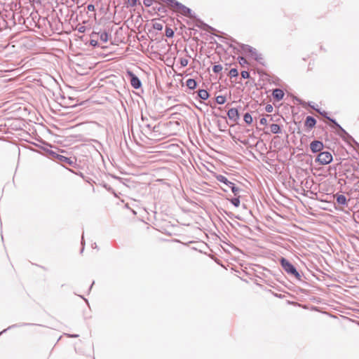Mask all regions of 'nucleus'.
<instances>
[{"label": "nucleus", "mask_w": 359, "mask_h": 359, "mask_svg": "<svg viewBox=\"0 0 359 359\" xmlns=\"http://www.w3.org/2000/svg\"><path fill=\"white\" fill-rule=\"evenodd\" d=\"M203 38L205 39V43H208L210 44L215 43L216 45H222V43H225L227 45H231V43L233 42V39L231 38H226L211 34H203Z\"/></svg>", "instance_id": "1"}, {"label": "nucleus", "mask_w": 359, "mask_h": 359, "mask_svg": "<svg viewBox=\"0 0 359 359\" xmlns=\"http://www.w3.org/2000/svg\"><path fill=\"white\" fill-rule=\"evenodd\" d=\"M109 35L105 31L93 32L91 34L90 45H97L98 40L102 43H106L108 41Z\"/></svg>", "instance_id": "2"}, {"label": "nucleus", "mask_w": 359, "mask_h": 359, "mask_svg": "<svg viewBox=\"0 0 359 359\" xmlns=\"http://www.w3.org/2000/svg\"><path fill=\"white\" fill-rule=\"evenodd\" d=\"M96 48L95 53L98 57L110 60L113 59L114 53L109 52L107 50L108 46H95Z\"/></svg>", "instance_id": "3"}, {"label": "nucleus", "mask_w": 359, "mask_h": 359, "mask_svg": "<svg viewBox=\"0 0 359 359\" xmlns=\"http://www.w3.org/2000/svg\"><path fill=\"white\" fill-rule=\"evenodd\" d=\"M332 161V156L331 153L329 151H323L320 152L316 159V161L320 165H327L331 163Z\"/></svg>", "instance_id": "4"}, {"label": "nucleus", "mask_w": 359, "mask_h": 359, "mask_svg": "<svg viewBox=\"0 0 359 359\" xmlns=\"http://www.w3.org/2000/svg\"><path fill=\"white\" fill-rule=\"evenodd\" d=\"M280 263L281 266H283L285 271L296 276H299V273L297 271L296 269L287 259H285V258H282L280 260Z\"/></svg>", "instance_id": "5"}, {"label": "nucleus", "mask_w": 359, "mask_h": 359, "mask_svg": "<svg viewBox=\"0 0 359 359\" xmlns=\"http://www.w3.org/2000/svg\"><path fill=\"white\" fill-rule=\"evenodd\" d=\"M248 56L250 57L251 59H253L255 60L261 62L263 59L262 55L257 52L256 48L251 47L248 50Z\"/></svg>", "instance_id": "6"}, {"label": "nucleus", "mask_w": 359, "mask_h": 359, "mask_svg": "<svg viewBox=\"0 0 359 359\" xmlns=\"http://www.w3.org/2000/svg\"><path fill=\"white\" fill-rule=\"evenodd\" d=\"M128 74L130 77V83L135 88H139L141 86V82L139 79L130 71H128Z\"/></svg>", "instance_id": "7"}, {"label": "nucleus", "mask_w": 359, "mask_h": 359, "mask_svg": "<svg viewBox=\"0 0 359 359\" xmlns=\"http://www.w3.org/2000/svg\"><path fill=\"white\" fill-rule=\"evenodd\" d=\"M310 148L313 152H318L323 149V144L320 141L315 140L311 143Z\"/></svg>", "instance_id": "8"}, {"label": "nucleus", "mask_w": 359, "mask_h": 359, "mask_svg": "<svg viewBox=\"0 0 359 359\" xmlns=\"http://www.w3.org/2000/svg\"><path fill=\"white\" fill-rule=\"evenodd\" d=\"M152 27L158 31H161L163 28L164 21L161 19H154L151 21Z\"/></svg>", "instance_id": "9"}, {"label": "nucleus", "mask_w": 359, "mask_h": 359, "mask_svg": "<svg viewBox=\"0 0 359 359\" xmlns=\"http://www.w3.org/2000/svg\"><path fill=\"white\" fill-rule=\"evenodd\" d=\"M228 117L229 119L236 121L239 118V114L236 108L230 109L227 112Z\"/></svg>", "instance_id": "10"}, {"label": "nucleus", "mask_w": 359, "mask_h": 359, "mask_svg": "<svg viewBox=\"0 0 359 359\" xmlns=\"http://www.w3.org/2000/svg\"><path fill=\"white\" fill-rule=\"evenodd\" d=\"M284 92L279 88H276L273 90L272 95L275 100L277 101L281 100L284 97Z\"/></svg>", "instance_id": "11"}, {"label": "nucleus", "mask_w": 359, "mask_h": 359, "mask_svg": "<svg viewBox=\"0 0 359 359\" xmlns=\"http://www.w3.org/2000/svg\"><path fill=\"white\" fill-rule=\"evenodd\" d=\"M316 123V119L312 116H307L305 121V126L309 129L313 128Z\"/></svg>", "instance_id": "12"}, {"label": "nucleus", "mask_w": 359, "mask_h": 359, "mask_svg": "<svg viewBox=\"0 0 359 359\" xmlns=\"http://www.w3.org/2000/svg\"><path fill=\"white\" fill-rule=\"evenodd\" d=\"M165 3L173 10H177L181 6V5L175 0H165Z\"/></svg>", "instance_id": "13"}, {"label": "nucleus", "mask_w": 359, "mask_h": 359, "mask_svg": "<svg viewBox=\"0 0 359 359\" xmlns=\"http://www.w3.org/2000/svg\"><path fill=\"white\" fill-rule=\"evenodd\" d=\"M271 132L273 134H278L280 133V127L278 124H271L270 126Z\"/></svg>", "instance_id": "14"}, {"label": "nucleus", "mask_w": 359, "mask_h": 359, "mask_svg": "<svg viewBox=\"0 0 359 359\" xmlns=\"http://www.w3.org/2000/svg\"><path fill=\"white\" fill-rule=\"evenodd\" d=\"M337 202L341 205L346 204V198L344 195H337L336 196Z\"/></svg>", "instance_id": "15"}, {"label": "nucleus", "mask_w": 359, "mask_h": 359, "mask_svg": "<svg viewBox=\"0 0 359 359\" xmlns=\"http://www.w3.org/2000/svg\"><path fill=\"white\" fill-rule=\"evenodd\" d=\"M187 86L190 89H194L196 86V82L194 79H189L187 81Z\"/></svg>", "instance_id": "16"}, {"label": "nucleus", "mask_w": 359, "mask_h": 359, "mask_svg": "<svg viewBox=\"0 0 359 359\" xmlns=\"http://www.w3.org/2000/svg\"><path fill=\"white\" fill-rule=\"evenodd\" d=\"M217 179L218 181L223 182L225 184L227 187H229V181L223 175H217Z\"/></svg>", "instance_id": "17"}, {"label": "nucleus", "mask_w": 359, "mask_h": 359, "mask_svg": "<svg viewBox=\"0 0 359 359\" xmlns=\"http://www.w3.org/2000/svg\"><path fill=\"white\" fill-rule=\"evenodd\" d=\"M243 119L248 124H251L252 123V117L249 113L245 114Z\"/></svg>", "instance_id": "18"}, {"label": "nucleus", "mask_w": 359, "mask_h": 359, "mask_svg": "<svg viewBox=\"0 0 359 359\" xmlns=\"http://www.w3.org/2000/svg\"><path fill=\"white\" fill-rule=\"evenodd\" d=\"M229 187L231 189V191L234 194V195H237L238 194V193L239 191V189L236 187L234 186L233 183L229 182Z\"/></svg>", "instance_id": "19"}, {"label": "nucleus", "mask_w": 359, "mask_h": 359, "mask_svg": "<svg viewBox=\"0 0 359 359\" xmlns=\"http://www.w3.org/2000/svg\"><path fill=\"white\" fill-rule=\"evenodd\" d=\"M173 35H174V31L171 28L166 27L165 36L167 37H172V36H173Z\"/></svg>", "instance_id": "20"}, {"label": "nucleus", "mask_w": 359, "mask_h": 359, "mask_svg": "<svg viewBox=\"0 0 359 359\" xmlns=\"http://www.w3.org/2000/svg\"><path fill=\"white\" fill-rule=\"evenodd\" d=\"M216 102L220 104H224L226 102V97L222 95H219L216 97Z\"/></svg>", "instance_id": "21"}, {"label": "nucleus", "mask_w": 359, "mask_h": 359, "mask_svg": "<svg viewBox=\"0 0 359 359\" xmlns=\"http://www.w3.org/2000/svg\"><path fill=\"white\" fill-rule=\"evenodd\" d=\"M179 60L182 67H186L189 63L188 59L187 58L180 57Z\"/></svg>", "instance_id": "22"}, {"label": "nucleus", "mask_w": 359, "mask_h": 359, "mask_svg": "<svg viewBox=\"0 0 359 359\" xmlns=\"http://www.w3.org/2000/svg\"><path fill=\"white\" fill-rule=\"evenodd\" d=\"M238 75V70L236 69H231L230 71H229V76L231 77H236Z\"/></svg>", "instance_id": "23"}, {"label": "nucleus", "mask_w": 359, "mask_h": 359, "mask_svg": "<svg viewBox=\"0 0 359 359\" xmlns=\"http://www.w3.org/2000/svg\"><path fill=\"white\" fill-rule=\"evenodd\" d=\"M222 70V66L220 65H215L213 67V72L215 73H219Z\"/></svg>", "instance_id": "24"}, {"label": "nucleus", "mask_w": 359, "mask_h": 359, "mask_svg": "<svg viewBox=\"0 0 359 359\" xmlns=\"http://www.w3.org/2000/svg\"><path fill=\"white\" fill-rule=\"evenodd\" d=\"M137 0H127L126 4L129 6H136Z\"/></svg>", "instance_id": "25"}, {"label": "nucleus", "mask_w": 359, "mask_h": 359, "mask_svg": "<svg viewBox=\"0 0 359 359\" xmlns=\"http://www.w3.org/2000/svg\"><path fill=\"white\" fill-rule=\"evenodd\" d=\"M231 203L236 206L238 207L240 205L239 198H234L231 200Z\"/></svg>", "instance_id": "26"}, {"label": "nucleus", "mask_w": 359, "mask_h": 359, "mask_svg": "<svg viewBox=\"0 0 359 359\" xmlns=\"http://www.w3.org/2000/svg\"><path fill=\"white\" fill-rule=\"evenodd\" d=\"M241 76L244 79H248L250 77V73L247 71L241 72Z\"/></svg>", "instance_id": "27"}, {"label": "nucleus", "mask_w": 359, "mask_h": 359, "mask_svg": "<svg viewBox=\"0 0 359 359\" xmlns=\"http://www.w3.org/2000/svg\"><path fill=\"white\" fill-rule=\"evenodd\" d=\"M265 109H266V111H267V112L270 113V112H272V111H273V106H272L271 104H267V105L266 106Z\"/></svg>", "instance_id": "28"}, {"label": "nucleus", "mask_w": 359, "mask_h": 359, "mask_svg": "<svg viewBox=\"0 0 359 359\" xmlns=\"http://www.w3.org/2000/svg\"><path fill=\"white\" fill-rule=\"evenodd\" d=\"M260 124L263 125V126H266L268 124V121L266 119V118L265 117H263L260 119Z\"/></svg>", "instance_id": "29"}, {"label": "nucleus", "mask_w": 359, "mask_h": 359, "mask_svg": "<svg viewBox=\"0 0 359 359\" xmlns=\"http://www.w3.org/2000/svg\"><path fill=\"white\" fill-rule=\"evenodd\" d=\"M87 8H88V11H95V6L93 4L88 5Z\"/></svg>", "instance_id": "30"}, {"label": "nucleus", "mask_w": 359, "mask_h": 359, "mask_svg": "<svg viewBox=\"0 0 359 359\" xmlns=\"http://www.w3.org/2000/svg\"><path fill=\"white\" fill-rule=\"evenodd\" d=\"M239 59H240L239 62H240L241 64L246 62V60L244 57H241Z\"/></svg>", "instance_id": "31"}, {"label": "nucleus", "mask_w": 359, "mask_h": 359, "mask_svg": "<svg viewBox=\"0 0 359 359\" xmlns=\"http://www.w3.org/2000/svg\"><path fill=\"white\" fill-rule=\"evenodd\" d=\"M208 97V93L203 90V100H205Z\"/></svg>", "instance_id": "32"}, {"label": "nucleus", "mask_w": 359, "mask_h": 359, "mask_svg": "<svg viewBox=\"0 0 359 359\" xmlns=\"http://www.w3.org/2000/svg\"><path fill=\"white\" fill-rule=\"evenodd\" d=\"M149 1H150V0L144 1V4L147 6H150Z\"/></svg>", "instance_id": "33"}, {"label": "nucleus", "mask_w": 359, "mask_h": 359, "mask_svg": "<svg viewBox=\"0 0 359 359\" xmlns=\"http://www.w3.org/2000/svg\"><path fill=\"white\" fill-rule=\"evenodd\" d=\"M198 97H202V90H198Z\"/></svg>", "instance_id": "34"}, {"label": "nucleus", "mask_w": 359, "mask_h": 359, "mask_svg": "<svg viewBox=\"0 0 359 359\" xmlns=\"http://www.w3.org/2000/svg\"><path fill=\"white\" fill-rule=\"evenodd\" d=\"M79 32H84V28H83V27H80V28L79 29Z\"/></svg>", "instance_id": "35"}]
</instances>
